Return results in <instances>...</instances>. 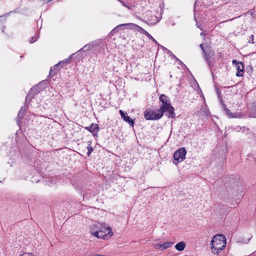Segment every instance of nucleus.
Masks as SVG:
<instances>
[{
    "label": "nucleus",
    "mask_w": 256,
    "mask_h": 256,
    "mask_svg": "<svg viewBox=\"0 0 256 256\" xmlns=\"http://www.w3.org/2000/svg\"><path fill=\"white\" fill-rule=\"evenodd\" d=\"M68 60L69 58L68 59H66V60H62V61H60L58 64H59V66H60V68L64 66H66L67 64H68Z\"/></svg>",
    "instance_id": "17"
},
{
    "label": "nucleus",
    "mask_w": 256,
    "mask_h": 256,
    "mask_svg": "<svg viewBox=\"0 0 256 256\" xmlns=\"http://www.w3.org/2000/svg\"><path fill=\"white\" fill-rule=\"evenodd\" d=\"M34 90V89L32 88L31 89V92Z\"/></svg>",
    "instance_id": "29"
},
{
    "label": "nucleus",
    "mask_w": 256,
    "mask_h": 256,
    "mask_svg": "<svg viewBox=\"0 0 256 256\" xmlns=\"http://www.w3.org/2000/svg\"><path fill=\"white\" fill-rule=\"evenodd\" d=\"M223 108H224V110L225 111L226 114L228 116L229 118H236V114H232L230 110L228 109V108H227L226 107V106L224 104V106H223Z\"/></svg>",
    "instance_id": "13"
},
{
    "label": "nucleus",
    "mask_w": 256,
    "mask_h": 256,
    "mask_svg": "<svg viewBox=\"0 0 256 256\" xmlns=\"http://www.w3.org/2000/svg\"><path fill=\"white\" fill-rule=\"evenodd\" d=\"M144 116L147 120H158L162 116V114L160 113V112L158 113H156L152 110H146L144 112Z\"/></svg>",
    "instance_id": "5"
},
{
    "label": "nucleus",
    "mask_w": 256,
    "mask_h": 256,
    "mask_svg": "<svg viewBox=\"0 0 256 256\" xmlns=\"http://www.w3.org/2000/svg\"><path fill=\"white\" fill-rule=\"evenodd\" d=\"M1 17V16H0V18Z\"/></svg>",
    "instance_id": "30"
},
{
    "label": "nucleus",
    "mask_w": 256,
    "mask_h": 256,
    "mask_svg": "<svg viewBox=\"0 0 256 256\" xmlns=\"http://www.w3.org/2000/svg\"><path fill=\"white\" fill-rule=\"evenodd\" d=\"M60 69V66L58 64L54 65L53 68H51L50 70L49 76L50 77H53L54 75L56 74L58 71Z\"/></svg>",
    "instance_id": "11"
},
{
    "label": "nucleus",
    "mask_w": 256,
    "mask_h": 256,
    "mask_svg": "<svg viewBox=\"0 0 256 256\" xmlns=\"http://www.w3.org/2000/svg\"><path fill=\"white\" fill-rule=\"evenodd\" d=\"M92 256H106L105 255L101 254H96Z\"/></svg>",
    "instance_id": "25"
},
{
    "label": "nucleus",
    "mask_w": 256,
    "mask_h": 256,
    "mask_svg": "<svg viewBox=\"0 0 256 256\" xmlns=\"http://www.w3.org/2000/svg\"><path fill=\"white\" fill-rule=\"evenodd\" d=\"M126 25H130L129 24H119L118 25V26H116V27H115L111 32V33H116V32H118L120 28L122 26H126Z\"/></svg>",
    "instance_id": "16"
},
{
    "label": "nucleus",
    "mask_w": 256,
    "mask_h": 256,
    "mask_svg": "<svg viewBox=\"0 0 256 256\" xmlns=\"http://www.w3.org/2000/svg\"><path fill=\"white\" fill-rule=\"evenodd\" d=\"M232 64L238 70L236 76H242L244 74V66L243 63L242 62H238L234 60H232Z\"/></svg>",
    "instance_id": "7"
},
{
    "label": "nucleus",
    "mask_w": 256,
    "mask_h": 256,
    "mask_svg": "<svg viewBox=\"0 0 256 256\" xmlns=\"http://www.w3.org/2000/svg\"><path fill=\"white\" fill-rule=\"evenodd\" d=\"M226 238L222 234H216L214 236L211 242V250L212 254H218L226 247Z\"/></svg>",
    "instance_id": "2"
},
{
    "label": "nucleus",
    "mask_w": 256,
    "mask_h": 256,
    "mask_svg": "<svg viewBox=\"0 0 256 256\" xmlns=\"http://www.w3.org/2000/svg\"><path fill=\"white\" fill-rule=\"evenodd\" d=\"M102 228H100L98 232V238L107 239L112 236L113 233L111 228L109 226H106V224H102Z\"/></svg>",
    "instance_id": "3"
},
{
    "label": "nucleus",
    "mask_w": 256,
    "mask_h": 256,
    "mask_svg": "<svg viewBox=\"0 0 256 256\" xmlns=\"http://www.w3.org/2000/svg\"><path fill=\"white\" fill-rule=\"evenodd\" d=\"M130 25H133L135 26H136L137 28H138V31L139 32H140L144 34V35H146L147 34H148V32L145 30H144V28H141L140 26H138V25H136L135 24H129Z\"/></svg>",
    "instance_id": "15"
},
{
    "label": "nucleus",
    "mask_w": 256,
    "mask_h": 256,
    "mask_svg": "<svg viewBox=\"0 0 256 256\" xmlns=\"http://www.w3.org/2000/svg\"><path fill=\"white\" fill-rule=\"evenodd\" d=\"M20 256H34L32 253L25 252L20 255Z\"/></svg>",
    "instance_id": "22"
},
{
    "label": "nucleus",
    "mask_w": 256,
    "mask_h": 256,
    "mask_svg": "<svg viewBox=\"0 0 256 256\" xmlns=\"http://www.w3.org/2000/svg\"><path fill=\"white\" fill-rule=\"evenodd\" d=\"M93 46L90 44H87L85 45L82 48L84 51L90 50L92 48Z\"/></svg>",
    "instance_id": "18"
},
{
    "label": "nucleus",
    "mask_w": 256,
    "mask_h": 256,
    "mask_svg": "<svg viewBox=\"0 0 256 256\" xmlns=\"http://www.w3.org/2000/svg\"><path fill=\"white\" fill-rule=\"evenodd\" d=\"M87 149L88 150V156H90V154H91L92 152L93 151L94 149L92 148V146H90V144H88V147H87Z\"/></svg>",
    "instance_id": "19"
},
{
    "label": "nucleus",
    "mask_w": 256,
    "mask_h": 256,
    "mask_svg": "<svg viewBox=\"0 0 256 256\" xmlns=\"http://www.w3.org/2000/svg\"><path fill=\"white\" fill-rule=\"evenodd\" d=\"M159 100L161 104L158 112L162 113V116L164 112H168V116L169 118H175L174 109L171 105L169 98L165 94H162L160 96Z\"/></svg>",
    "instance_id": "1"
},
{
    "label": "nucleus",
    "mask_w": 256,
    "mask_h": 256,
    "mask_svg": "<svg viewBox=\"0 0 256 256\" xmlns=\"http://www.w3.org/2000/svg\"><path fill=\"white\" fill-rule=\"evenodd\" d=\"M30 97V94H28L26 97V100H27Z\"/></svg>",
    "instance_id": "26"
},
{
    "label": "nucleus",
    "mask_w": 256,
    "mask_h": 256,
    "mask_svg": "<svg viewBox=\"0 0 256 256\" xmlns=\"http://www.w3.org/2000/svg\"><path fill=\"white\" fill-rule=\"evenodd\" d=\"M186 152L184 148L177 150L174 154V158L177 162V164L183 161L186 158Z\"/></svg>",
    "instance_id": "6"
},
{
    "label": "nucleus",
    "mask_w": 256,
    "mask_h": 256,
    "mask_svg": "<svg viewBox=\"0 0 256 256\" xmlns=\"http://www.w3.org/2000/svg\"><path fill=\"white\" fill-rule=\"evenodd\" d=\"M100 228H102V224L98 222L94 223L91 228V234L96 238L98 237V232L100 230Z\"/></svg>",
    "instance_id": "8"
},
{
    "label": "nucleus",
    "mask_w": 256,
    "mask_h": 256,
    "mask_svg": "<svg viewBox=\"0 0 256 256\" xmlns=\"http://www.w3.org/2000/svg\"><path fill=\"white\" fill-rule=\"evenodd\" d=\"M204 54V58L206 60L208 65L211 66V60L214 56V52L212 47L210 46H206L204 52H203Z\"/></svg>",
    "instance_id": "4"
},
{
    "label": "nucleus",
    "mask_w": 256,
    "mask_h": 256,
    "mask_svg": "<svg viewBox=\"0 0 256 256\" xmlns=\"http://www.w3.org/2000/svg\"><path fill=\"white\" fill-rule=\"evenodd\" d=\"M200 48L202 50V52H204L205 49V48L204 47L203 44H200Z\"/></svg>",
    "instance_id": "24"
},
{
    "label": "nucleus",
    "mask_w": 256,
    "mask_h": 256,
    "mask_svg": "<svg viewBox=\"0 0 256 256\" xmlns=\"http://www.w3.org/2000/svg\"><path fill=\"white\" fill-rule=\"evenodd\" d=\"M86 129L92 132H94L98 129V126L97 124H92L90 126L86 127Z\"/></svg>",
    "instance_id": "14"
},
{
    "label": "nucleus",
    "mask_w": 256,
    "mask_h": 256,
    "mask_svg": "<svg viewBox=\"0 0 256 256\" xmlns=\"http://www.w3.org/2000/svg\"><path fill=\"white\" fill-rule=\"evenodd\" d=\"M36 40V38H35L34 37L31 38L30 40V43H33Z\"/></svg>",
    "instance_id": "23"
},
{
    "label": "nucleus",
    "mask_w": 256,
    "mask_h": 256,
    "mask_svg": "<svg viewBox=\"0 0 256 256\" xmlns=\"http://www.w3.org/2000/svg\"><path fill=\"white\" fill-rule=\"evenodd\" d=\"M200 35H201V36L203 35V33H202V32H201V33H200Z\"/></svg>",
    "instance_id": "28"
},
{
    "label": "nucleus",
    "mask_w": 256,
    "mask_h": 256,
    "mask_svg": "<svg viewBox=\"0 0 256 256\" xmlns=\"http://www.w3.org/2000/svg\"><path fill=\"white\" fill-rule=\"evenodd\" d=\"M186 246V243L184 242H181L175 245V248L178 251H182L185 248Z\"/></svg>",
    "instance_id": "12"
},
{
    "label": "nucleus",
    "mask_w": 256,
    "mask_h": 256,
    "mask_svg": "<svg viewBox=\"0 0 256 256\" xmlns=\"http://www.w3.org/2000/svg\"><path fill=\"white\" fill-rule=\"evenodd\" d=\"M172 242H166L162 244H156L154 246V248L159 250H164L171 247L173 245Z\"/></svg>",
    "instance_id": "9"
},
{
    "label": "nucleus",
    "mask_w": 256,
    "mask_h": 256,
    "mask_svg": "<svg viewBox=\"0 0 256 256\" xmlns=\"http://www.w3.org/2000/svg\"><path fill=\"white\" fill-rule=\"evenodd\" d=\"M146 36L152 40L155 43H157V42L155 40V39L148 32V34L146 35Z\"/></svg>",
    "instance_id": "20"
},
{
    "label": "nucleus",
    "mask_w": 256,
    "mask_h": 256,
    "mask_svg": "<svg viewBox=\"0 0 256 256\" xmlns=\"http://www.w3.org/2000/svg\"><path fill=\"white\" fill-rule=\"evenodd\" d=\"M251 37L253 39V37H254L253 35H251Z\"/></svg>",
    "instance_id": "27"
},
{
    "label": "nucleus",
    "mask_w": 256,
    "mask_h": 256,
    "mask_svg": "<svg viewBox=\"0 0 256 256\" xmlns=\"http://www.w3.org/2000/svg\"><path fill=\"white\" fill-rule=\"evenodd\" d=\"M203 112H204V114L206 116H209V114H210V112H209V111H208V110H206V108H204V111H203Z\"/></svg>",
    "instance_id": "21"
},
{
    "label": "nucleus",
    "mask_w": 256,
    "mask_h": 256,
    "mask_svg": "<svg viewBox=\"0 0 256 256\" xmlns=\"http://www.w3.org/2000/svg\"><path fill=\"white\" fill-rule=\"evenodd\" d=\"M119 112L122 118H123V120L128 122L130 126H133L134 124V121L128 116H126V114L124 113L122 110H120Z\"/></svg>",
    "instance_id": "10"
}]
</instances>
